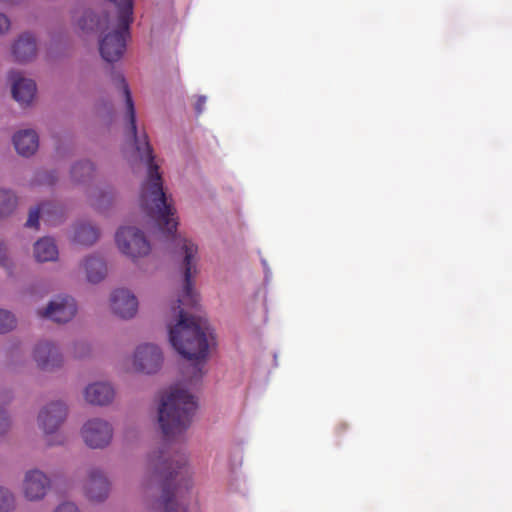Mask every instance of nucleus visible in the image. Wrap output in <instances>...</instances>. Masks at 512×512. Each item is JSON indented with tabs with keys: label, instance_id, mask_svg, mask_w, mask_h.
<instances>
[{
	"label": "nucleus",
	"instance_id": "2",
	"mask_svg": "<svg viewBox=\"0 0 512 512\" xmlns=\"http://www.w3.org/2000/svg\"><path fill=\"white\" fill-rule=\"evenodd\" d=\"M112 79L114 85L123 92L129 133L134 140L141 161L147 164V179L142 184L140 192L141 208L149 217L157 221L161 230L168 234H174L178 226V222L174 218L176 210L163 190L159 166L154 162L153 149L147 134L144 132L142 135H138L137 133L136 113L130 89L121 73H115Z\"/></svg>",
	"mask_w": 512,
	"mask_h": 512
},
{
	"label": "nucleus",
	"instance_id": "22",
	"mask_svg": "<svg viewBox=\"0 0 512 512\" xmlns=\"http://www.w3.org/2000/svg\"><path fill=\"white\" fill-rule=\"evenodd\" d=\"M98 237V229L90 224L80 223L75 226L73 241L77 244L89 246L94 244Z\"/></svg>",
	"mask_w": 512,
	"mask_h": 512
},
{
	"label": "nucleus",
	"instance_id": "26",
	"mask_svg": "<svg viewBox=\"0 0 512 512\" xmlns=\"http://www.w3.org/2000/svg\"><path fill=\"white\" fill-rule=\"evenodd\" d=\"M16 325L13 314L9 311L0 309V333H6L12 330Z\"/></svg>",
	"mask_w": 512,
	"mask_h": 512
},
{
	"label": "nucleus",
	"instance_id": "34",
	"mask_svg": "<svg viewBox=\"0 0 512 512\" xmlns=\"http://www.w3.org/2000/svg\"><path fill=\"white\" fill-rule=\"evenodd\" d=\"M106 198H107V201H110V199H111V197L108 193H102L100 195V199L97 202L93 203V205L96 206L98 209H100L102 201H104Z\"/></svg>",
	"mask_w": 512,
	"mask_h": 512
},
{
	"label": "nucleus",
	"instance_id": "30",
	"mask_svg": "<svg viewBox=\"0 0 512 512\" xmlns=\"http://www.w3.org/2000/svg\"><path fill=\"white\" fill-rule=\"evenodd\" d=\"M90 351L89 346L84 343L80 342L75 344V357L81 358L84 357L88 352Z\"/></svg>",
	"mask_w": 512,
	"mask_h": 512
},
{
	"label": "nucleus",
	"instance_id": "18",
	"mask_svg": "<svg viewBox=\"0 0 512 512\" xmlns=\"http://www.w3.org/2000/svg\"><path fill=\"white\" fill-rule=\"evenodd\" d=\"M13 143L17 152L25 157L33 155L39 146V138L34 130H23L16 133Z\"/></svg>",
	"mask_w": 512,
	"mask_h": 512
},
{
	"label": "nucleus",
	"instance_id": "3",
	"mask_svg": "<svg viewBox=\"0 0 512 512\" xmlns=\"http://www.w3.org/2000/svg\"><path fill=\"white\" fill-rule=\"evenodd\" d=\"M158 484L161 487V497L146 502L149 509L164 512H187L179 504L181 489L191 487L190 468L187 458L182 453L168 457L163 450L154 451L147 456L145 465V485Z\"/></svg>",
	"mask_w": 512,
	"mask_h": 512
},
{
	"label": "nucleus",
	"instance_id": "13",
	"mask_svg": "<svg viewBox=\"0 0 512 512\" xmlns=\"http://www.w3.org/2000/svg\"><path fill=\"white\" fill-rule=\"evenodd\" d=\"M111 309L123 319L132 318L138 309L137 298L126 289H117L111 295Z\"/></svg>",
	"mask_w": 512,
	"mask_h": 512
},
{
	"label": "nucleus",
	"instance_id": "17",
	"mask_svg": "<svg viewBox=\"0 0 512 512\" xmlns=\"http://www.w3.org/2000/svg\"><path fill=\"white\" fill-rule=\"evenodd\" d=\"M115 392L114 388L107 382L90 384L85 389V399L93 405H107L112 402Z\"/></svg>",
	"mask_w": 512,
	"mask_h": 512
},
{
	"label": "nucleus",
	"instance_id": "10",
	"mask_svg": "<svg viewBox=\"0 0 512 512\" xmlns=\"http://www.w3.org/2000/svg\"><path fill=\"white\" fill-rule=\"evenodd\" d=\"M76 312L77 305L74 298L58 296L49 303L44 311L39 312V315L57 323H66L75 316Z\"/></svg>",
	"mask_w": 512,
	"mask_h": 512
},
{
	"label": "nucleus",
	"instance_id": "14",
	"mask_svg": "<svg viewBox=\"0 0 512 512\" xmlns=\"http://www.w3.org/2000/svg\"><path fill=\"white\" fill-rule=\"evenodd\" d=\"M33 358L42 370H53L60 367L63 357L58 348L50 342L38 343L33 351Z\"/></svg>",
	"mask_w": 512,
	"mask_h": 512
},
{
	"label": "nucleus",
	"instance_id": "4",
	"mask_svg": "<svg viewBox=\"0 0 512 512\" xmlns=\"http://www.w3.org/2000/svg\"><path fill=\"white\" fill-rule=\"evenodd\" d=\"M117 8V16L105 15L103 19L92 11H85L78 25L83 31L105 29L107 33L99 42L102 58L113 63L121 59L126 50V41L130 36V24L133 22V0H110Z\"/></svg>",
	"mask_w": 512,
	"mask_h": 512
},
{
	"label": "nucleus",
	"instance_id": "31",
	"mask_svg": "<svg viewBox=\"0 0 512 512\" xmlns=\"http://www.w3.org/2000/svg\"><path fill=\"white\" fill-rule=\"evenodd\" d=\"M10 27V21L6 15L0 13V34L6 32Z\"/></svg>",
	"mask_w": 512,
	"mask_h": 512
},
{
	"label": "nucleus",
	"instance_id": "28",
	"mask_svg": "<svg viewBox=\"0 0 512 512\" xmlns=\"http://www.w3.org/2000/svg\"><path fill=\"white\" fill-rule=\"evenodd\" d=\"M54 512H80L79 508L72 502L60 504Z\"/></svg>",
	"mask_w": 512,
	"mask_h": 512
},
{
	"label": "nucleus",
	"instance_id": "9",
	"mask_svg": "<svg viewBox=\"0 0 512 512\" xmlns=\"http://www.w3.org/2000/svg\"><path fill=\"white\" fill-rule=\"evenodd\" d=\"M51 481L48 476L39 469H31L25 473L22 492L29 501H39L45 497L50 489Z\"/></svg>",
	"mask_w": 512,
	"mask_h": 512
},
{
	"label": "nucleus",
	"instance_id": "6",
	"mask_svg": "<svg viewBox=\"0 0 512 512\" xmlns=\"http://www.w3.org/2000/svg\"><path fill=\"white\" fill-rule=\"evenodd\" d=\"M115 239L119 250L132 259L146 256L151 250L150 243L143 232L134 227L120 228Z\"/></svg>",
	"mask_w": 512,
	"mask_h": 512
},
{
	"label": "nucleus",
	"instance_id": "32",
	"mask_svg": "<svg viewBox=\"0 0 512 512\" xmlns=\"http://www.w3.org/2000/svg\"><path fill=\"white\" fill-rule=\"evenodd\" d=\"M206 103V97L204 96H199L196 103H195V110H196V113L197 114H201L203 109H204V105Z\"/></svg>",
	"mask_w": 512,
	"mask_h": 512
},
{
	"label": "nucleus",
	"instance_id": "12",
	"mask_svg": "<svg viewBox=\"0 0 512 512\" xmlns=\"http://www.w3.org/2000/svg\"><path fill=\"white\" fill-rule=\"evenodd\" d=\"M67 407L61 401L51 402L38 415V423L46 435L55 433L64 422Z\"/></svg>",
	"mask_w": 512,
	"mask_h": 512
},
{
	"label": "nucleus",
	"instance_id": "35",
	"mask_svg": "<svg viewBox=\"0 0 512 512\" xmlns=\"http://www.w3.org/2000/svg\"><path fill=\"white\" fill-rule=\"evenodd\" d=\"M60 441H57V442H49L50 445H53V444H59Z\"/></svg>",
	"mask_w": 512,
	"mask_h": 512
},
{
	"label": "nucleus",
	"instance_id": "23",
	"mask_svg": "<svg viewBox=\"0 0 512 512\" xmlns=\"http://www.w3.org/2000/svg\"><path fill=\"white\" fill-rule=\"evenodd\" d=\"M17 203L18 199L12 191L0 189V217H6L13 213Z\"/></svg>",
	"mask_w": 512,
	"mask_h": 512
},
{
	"label": "nucleus",
	"instance_id": "1",
	"mask_svg": "<svg viewBox=\"0 0 512 512\" xmlns=\"http://www.w3.org/2000/svg\"><path fill=\"white\" fill-rule=\"evenodd\" d=\"M180 254L183 255L184 283L178 298V319L169 326V341L172 347L184 358L191 361L188 372L190 382L198 381L204 375V366L209 353V328L200 317L190 316L182 307H195L198 294L193 288L192 277L197 273L196 262L198 247L186 238H177Z\"/></svg>",
	"mask_w": 512,
	"mask_h": 512
},
{
	"label": "nucleus",
	"instance_id": "25",
	"mask_svg": "<svg viewBox=\"0 0 512 512\" xmlns=\"http://www.w3.org/2000/svg\"><path fill=\"white\" fill-rule=\"evenodd\" d=\"M16 507L14 494L7 488L0 486V512H11Z\"/></svg>",
	"mask_w": 512,
	"mask_h": 512
},
{
	"label": "nucleus",
	"instance_id": "16",
	"mask_svg": "<svg viewBox=\"0 0 512 512\" xmlns=\"http://www.w3.org/2000/svg\"><path fill=\"white\" fill-rule=\"evenodd\" d=\"M62 214V210L59 206L47 202L42 203L40 206L35 207L29 211V216L26 221L27 227L38 228L39 219L41 218L52 225H56L60 222V218Z\"/></svg>",
	"mask_w": 512,
	"mask_h": 512
},
{
	"label": "nucleus",
	"instance_id": "19",
	"mask_svg": "<svg viewBox=\"0 0 512 512\" xmlns=\"http://www.w3.org/2000/svg\"><path fill=\"white\" fill-rule=\"evenodd\" d=\"M12 53L17 62L24 63L30 61L36 55L35 38L28 33L21 35L13 45Z\"/></svg>",
	"mask_w": 512,
	"mask_h": 512
},
{
	"label": "nucleus",
	"instance_id": "5",
	"mask_svg": "<svg viewBox=\"0 0 512 512\" xmlns=\"http://www.w3.org/2000/svg\"><path fill=\"white\" fill-rule=\"evenodd\" d=\"M197 401L179 385L170 387L161 399L158 408V422L164 437L172 440L181 436L191 425Z\"/></svg>",
	"mask_w": 512,
	"mask_h": 512
},
{
	"label": "nucleus",
	"instance_id": "7",
	"mask_svg": "<svg viewBox=\"0 0 512 512\" xmlns=\"http://www.w3.org/2000/svg\"><path fill=\"white\" fill-rule=\"evenodd\" d=\"M81 434L87 446L93 449L104 448L110 444L113 428L109 422L94 418L88 420L82 427Z\"/></svg>",
	"mask_w": 512,
	"mask_h": 512
},
{
	"label": "nucleus",
	"instance_id": "15",
	"mask_svg": "<svg viewBox=\"0 0 512 512\" xmlns=\"http://www.w3.org/2000/svg\"><path fill=\"white\" fill-rule=\"evenodd\" d=\"M9 79L12 81L13 98L21 105L30 104L36 94V83L31 79L23 78L19 72L11 71Z\"/></svg>",
	"mask_w": 512,
	"mask_h": 512
},
{
	"label": "nucleus",
	"instance_id": "24",
	"mask_svg": "<svg viewBox=\"0 0 512 512\" xmlns=\"http://www.w3.org/2000/svg\"><path fill=\"white\" fill-rule=\"evenodd\" d=\"M93 172V164L90 161L85 160L73 165L71 169V177L76 182H84L92 176Z\"/></svg>",
	"mask_w": 512,
	"mask_h": 512
},
{
	"label": "nucleus",
	"instance_id": "11",
	"mask_svg": "<svg viewBox=\"0 0 512 512\" xmlns=\"http://www.w3.org/2000/svg\"><path fill=\"white\" fill-rule=\"evenodd\" d=\"M110 483L104 473L98 468H91L83 485L86 498L92 502H102L109 494Z\"/></svg>",
	"mask_w": 512,
	"mask_h": 512
},
{
	"label": "nucleus",
	"instance_id": "29",
	"mask_svg": "<svg viewBox=\"0 0 512 512\" xmlns=\"http://www.w3.org/2000/svg\"><path fill=\"white\" fill-rule=\"evenodd\" d=\"M10 426L9 419L3 408L0 407V435L5 433Z\"/></svg>",
	"mask_w": 512,
	"mask_h": 512
},
{
	"label": "nucleus",
	"instance_id": "20",
	"mask_svg": "<svg viewBox=\"0 0 512 512\" xmlns=\"http://www.w3.org/2000/svg\"><path fill=\"white\" fill-rule=\"evenodd\" d=\"M34 256L38 262L55 261L58 258V248L52 238L44 237L34 244Z\"/></svg>",
	"mask_w": 512,
	"mask_h": 512
},
{
	"label": "nucleus",
	"instance_id": "33",
	"mask_svg": "<svg viewBox=\"0 0 512 512\" xmlns=\"http://www.w3.org/2000/svg\"><path fill=\"white\" fill-rule=\"evenodd\" d=\"M6 261H7L6 247L4 246L3 243L0 242V265L6 266L7 265Z\"/></svg>",
	"mask_w": 512,
	"mask_h": 512
},
{
	"label": "nucleus",
	"instance_id": "27",
	"mask_svg": "<svg viewBox=\"0 0 512 512\" xmlns=\"http://www.w3.org/2000/svg\"><path fill=\"white\" fill-rule=\"evenodd\" d=\"M57 180L54 172H43L39 174V183L53 185Z\"/></svg>",
	"mask_w": 512,
	"mask_h": 512
},
{
	"label": "nucleus",
	"instance_id": "21",
	"mask_svg": "<svg viewBox=\"0 0 512 512\" xmlns=\"http://www.w3.org/2000/svg\"><path fill=\"white\" fill-rule=\"evenodd\" d=\"M84 269L87 280L91 283H98L106 276V264L100 257L90 256L84 261Z\"/></svg>",
	"mask_w": 512,
	"mask_h": 512
},
{
	"label": "nucleus",
	"instance_id": "8",
	"mask_svg": "<svg viewBox=\"0 0 512 512\" xmlns=\"http://www.w3.org/2000/svg\"><path fill=\"white\" fill-rule=\"evenodd\" d=\"M162 363V351L154 344L139 345L133 356L135 370L145 374L156 373L161 368Z\"/></svg>",
	"mask_w": 512,
	"mask_h": 512
}]
</instances>
